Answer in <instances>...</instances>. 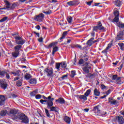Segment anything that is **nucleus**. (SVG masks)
Masks as SVG:
<instances>
[{
    "label": "nucleus",
    "instance_id": "obj_1",
    "mask_svg": "<svg viewBox=\"0 0 124 124\" xmlns=\"http://www.w3.org/2000/svg\"><path fill=\"white\" fill-rule=\"evenodd\" d=\"M16 40V43L17 45L15 46V52L12 53L13 58L16 59L20 55V51H21L22 45L26 43V40L19 35H16L14 37Z\"/></svg>",
    "mask_w": 124,
    "mask_h": 124
},
{
    "label": "nucleus",
    "instance_id": "obj_2",
    "mask_svg": "<svg viewBox=\"0 0 124 124\" xmlns=\"http://www.w3.org/2000/svg\"><path fill=\"white\" fill-rule=\"evenodd\" d=\"M18 111L16 109H11L10 110V116H12V119L14 120H21V123L23 124H29L30 120L28 116L24 113L17 115Z\"/></svg>",
    "mask_w": 124,
    "mask_h": 124
},
{
    "label": "nucleus",
    "instance_id": "obj_3",
    "mask_svg": "<svg viewBox=\"0 0 124 124\" xmlns=\"http://www.w3.org/2000/svg\"><path fill=\"white\" fill-rule=\"evenodd\" d=\"M57 44H58V43L56 42H53L51 43L49 45L45 46V48L46 49H50L53 47L52 53V56H55L56 52H58V51H59V47L57 46Z\"/></svg>",
    "mask_w": 124,
    "mask_h": 124
},
{
    "label": "nucleus",
    "instance_id": "obj_4",
    "mask_svg": "<svg viewBox=\"0 0 124 124\" xmlns=\"http://www.w3.org/2000/svg\"><path fill=\"white\" fill-rule=\"evenodd\" d=\"M98 30L103 32L106 31V28L102 26V23H101V22L100 21H98L97 22V25L93 27V31L97 32Z\"/></svg>",
    "mask_w": 124,
    "mask_h": 124
},
{
    "label": "nucleus",
    "instance_id": "obj_5",
    "mask_svg": "<svg viewBox=\"0 0 124 124\" xmlns=\"http://www.w3.org/2000/svg\"><path fill=\"white\" fill-rule=\"evenodd\" d=\"M44 73L47 77H52L53 75V68L47 67L45 69Z\"/></svg>",
    "mask_w": 124,
    "mask_h": 124
},
{
    "label": "nucleus",
    "instance_id": "obj_6",
    "mask_svg": "<svg viewBox=\"0 0 124 124\" xmlns=\"http://www.w3.org/2000/svg\"><path fill=\"white\" fill-rule=\"evenodd\" d=\"M0 76H1V78H4V77H5L7 80H10L11 79L9 74H8L5 70H0Z\"/></svg>",
    "mask_w": 124,
    "mask_h": 124
},
{
    "label": "nucleus",
    "instance_id": "obj_7",
    "mask_svg": "<svg viewBox=\"0 0 124 124\" xmlns=\"http://www.w3.org/2000/svg\"><path fill=\"white\" fill-rule=\"evenodd\" d=\"M83 66L84 67L82 68V70L84 71V72H86V73H89V72H90V69L92 68L91 64L89 63V62H86L83 65Z\"/></svg>",
    "mask_w": 124,
    "mask_h": 124
},
{
    "label": "nucleus",
    "instance_id": "obj_8",
    "mask_svg": "<svg viewBox=\"0 0 124 124\" xmlns=\"http://www.w3.org/2000/svg\"><path fill=\"white\" fill-rule=\"evenodd\" d=\"M45 17V16L44 15V14H43V13H41L38 15L34 16V19L35 21H36L37 22H42Z\"/></svg>",
    "mask_w": 124,
    "mask_h": 124
},
{
    "label": "nucleus",
    "instance_id": "obj_9",
    "mask_svg": "<svg viewBox=\"0 0 124 124\" xmlns=\"http://www.w3.org/2000/svg\"><path fill=\"white\" fill-rule=\"evenodd\" d=\"M124 39V32L123 31H120L116 38V41H119V40H123Z\"/></svg>",
    "mask_w": 124,
    "mask_h": 124
},
{
    "label": "nucleus",
    "instance_id": "obj_10",
    "mask_svg": "<svg viewBox=\"0 0 124 124\" xmlns=\"http://www.w3.org/2000/svg\"><path fill=\"white\" fill-rule=\"evenodd\" d=\"M7 83L4 81L2 79H0V87L1 88V89H3V90H6V89L7 88Z\"/></svg>",
    "mask_w": 124,
    "mask_h": 124
},
{
    "label": "nucleus",
    "instance_id": "obj_11",
    "mask_svg": "<svg viewBox=\"0 0 124 124\" xmlns=\"http://www.w3.org/2000/svg\"><path fill=\"white\" fill-rule=\"evenodd\" d=\"M108 103L111 104V105H117L119 103V101H117L113 97L108 98Z\"/></svg>",
    "mask_w": 124,
    "mask_h": 124
},
{
    "label": "nucleus",
    "instance_id": "obj_12",
    "mask_svg": "<svg viewBox=\"0 0 124 124\" xmlns=\"http://www.w3.org/2000/svg\"><path fill=\"white\" fill-rule=\"evenodd\" d=\"M67 4L69 6H74L75 5H78L79 2L77 0H73L67 2Z\"/></svg>",
    "mask_w": 124,
    "mask_h": 124
},
{
    "label": "nucleus",
    "instance_id": "obj_13",
    "mask_svg": "<svg viewBox=\"0 0 124 124\" xmlns=\"http://www.w3.org/2000/svg\"><path fill=\"white\" fill-rule=\"evenodd\" d=\"M4 2H5V4L4 5V7H6V9L8 10H10V7L11 6V3L7 0H4Z\"/></svg>",
    "mask_w": 124,
    "mask_h": 124
},
{
    "label": "nucleus",
    "instance_id": "obj_14",
    "mask_svg": "<svg viewBox=\"0 0 124 124\" xmlns=\"http://www.w3.org/2000/svg\"><path fill=\"white\" fill-rule=\"evenodd\" d=\"M55 102H58V103H60V104H64L65 101L63 98L60 97L58 99L55 100Z\"/></svg>",
    "mask_w": 124,
    "mask_h": 124
},
{
    "label": "nucleus",
    "instance_id": "obj_15",
    "mask_svg": "<svg viewBox=\"0 0 124 124\" xmlns=\"http://www.w3.org/2000/svg\"><path fill=\"white\" fill-rule=\"evenodd\" d=\"M5 101V97L3 95H0V105H3Z\"/></svg>",
    "mask_w": 124,
    "mask_h": 124
},
{
    "label": "nucleus",
    "instance_id": "obj_16",
    "mask_svg": "<svg viewBox=\"0 0 124 124\" xmlns=\"http://www.w3.org/2000/svg\"><path fill=\"white\" fill-rule=\"evenodd\" d=\"M93 40H94V38H91L87 42V45H88V46L89 47L92 46V45L93 44Z\"/></svg>",
    "mask_w": 124,
    "mask_h": 124
},
{
    "label": "nucleus",
    "instance_id": "obj_17",
    "mask_svg": "<svg viewBox=\"0 0 124 124\" xmlns=\"http://www.w3.org/2000/svg\"><path fill=\"white\" fill-rule=\"evenodd\" d=\"M51 112H56V113H59V108L58 107H52L49 108Z\"/></svg>",
    "mask_w": 124,
    "mask_h": 124
},
{
    "label": "nucleus",
    "instance_id": "obj_18",
    "mask_svg": "<svg viewBox=\"0 0 124 124\" xmlns=\"http://www.w3.org/2000/svg\"><path fill=\"white\" fill-rule=\"evenodd\" d=\"M46 104L47 105V108H48V109H50L53 107V105H54V103H53V101L47 100Z\"/></svg>",
    "mask_w": 124,
    "mask_h": 124
},
{
    "label": "nucleus",
    "instance_id": "obj_19",
    "mask_svg": "<svg viewBox=\"0 0 124 124\" xmlns=\"http://www.w3.org/2000/svg\"><path fill=\"white\" fill-rule=\"evenodd\" d=\"M29 82L31 85H36V84L37 83V80L35 78H31Z\"/></svg>",
    "mask_w": 124,
    "mask_h": 124
},
{
    "label": "nucleus",
    "instance_id": "obj_20",
    "mask_svg": "<svg viewBox=\"0 0 124 124\" xmlns=\"http://www.w3.org/2000/svg\"><path fill=\"white\" fill-rule=\"evenodd\" d=\"M63 120L64 122H65V123L68 124H70V122H71V119H70V118H69L68 116H65L63 118Z\"/></svg>",
    "mask_w": 124,
    "mask_h": 124
},
{
    "label": "nucleus",
    "instance_id": "obj_21",
    "mask_svg": "<svg viewBox=\"0 0 124 124\" xmlns=\"http://www.w3.org/2000/svg\"><path fill=\"white\" fill-rule=\"evenodd\" d=\"M99 107H100V106H97L94 107L93 111H94V112H95L96 113H98V114H99L100 113V109H99Z\"/></svg>",
    "mask_w": 124,
    "mask_h": 124
},
{
    "label": "nucleus",
    "instance_id": "obj_22",
    "mask_svg": "<svg viewBox=\"0 0 124 124\" xmlns=\"http://www.w3.org/2000/svg\"><path fill=\"white\" fill-rule=\"evenodd\" d=\"M93 94L95 96H99L100 95V92L97 89L95 88L93 91Z\"/></svg>",
    "mask_w": 124,
    "mask_h": 124
},
{
    "label": "nucleus",
    "instance_id": "obj_23",
    "mask_svg": "<svg viewBox=\"0 0 124 124\" xmlns=\"http://www.w3.org/2000/svg\"><path fill=\"white\" fill-rule=\"evenodd\" d=\"M24 78L28 81L31 78V75L29 73H26L24 75Z\"/></svg>",
    "mask_w": 124,
    "mask_h": 124
},
{
    "label": "nucleus",
    "instance_id": "obj_24",
    "mask_svg": "<svg viewBox=\"0 0 124 124\" xmlns=\"http://www.w3.org/2000/svg\"><path fill=\"white\" fill-rule=\"evenodd\" d=\"M16 85L17 87H21L23 85V80L20 79L16 81Z\"/></svg>",
    "mask_w": 124,
    "mask_h": 124
},
{
    "label": "nucleus",
    "instance_id": "obj_25",
    "mask_svg": "<svg viewBox=\"0 0 124 124\" xmlns=\"http://www.w3.org/2000/svg\"><path fill=\"white\" fill-rule=\"evenodd\" d=\"M121 79H122V78L120 77H117L116 79V84L118 85H122V81H121Z\"/></svg>",
    "mask_w": 124,
    "mask_h": 124
},
{
    "label": "nucleus",
    "instance_id": "obj_26",
    "mask_svg": "<svg viewBox=\"0 0 124 124\" xmlns=\"http://www.w3.org/2000/svg\"><path fill=\"white\" fill-rule=\"evenodd\" d=\"M118 44L120 47L121 50L124 51V44L123 43H119Z\"/></svg>",
    "mask_w": 124,
    "mask_h": 124
},
{
    "label": "nucleus",
    "instance_id": "obj_27",
    "mask_svg": "<svg viewBox=\"0 0 124 124\" xmlns=\"http://www.w3.org/2000/svg\"><path fill=\"white\" fill-rule=\"evenodd\" d=\"M87 78H89L90 79H93L95 78V76L93 74H89L86 76Z\"/></svg>",
    "mask_w": 124,
    "mask_h": 124
},
{
    "label": "nucleus",
    "instance_id": "obj_28",
    "mask_svg": "<svg viewBox=\"0 0 124 124\" xmlns=\"http://www.w3.org/2000/svg\"><path fill=\"white\" fill-rule=\"evenodd\" d=\"M79 99H83V100H84V101H86V100H87L88 98H87V96L86 95H81L79 96Z\"/></svg>",
    "mask_w": 124,
    "mask_h": 124
},
{
    "label": "nucleus",
    "instance_id": "obj_29",
    "mask_svg": "<svg viewBox=\"0 0 124 124\" xmlns=\"http://www.w3.org/2000/svg\"><path fill=\"white\" fill-rule=\"evenodd\" d=\"M66 34H67V31H64L63 32L62 34V37L60 38V40L62 41V39L65 38V36H66Z\"/></svg>",
    "mask_w": 124,
    "mask_h": 124
},
{
    "label": "nucleus",
    "instance_id": "obj_30",
    "mask_svg": "<svg viewBox=\"0 0 124 124\" xmlns=\"http://www.w3.org/2000/svg\"><path fill=\"white\" fill-rule=\"evenodd\" d=\"M6 114H7V110H3L2 111H1L0 113V116H5V115H6Z\"/></svg>",
    "mask_w": 124,
    "mask_h": 124
},
{
    "label": "nucleus",
    "instance_id": "obj_31",
    "mask_svg": "<svg viewBox=\"0 0 124 124\" xmlns=\"http://www.w3.org/2000/svg\"><path fill=\"white\" fill-rule=\"evenodd\" d=\"M60 64L61 65V67H62V68H65L66 67V62H62L60 63Z\"/></svg>",
    "mask_w": 124,
    "mask_h": 124
},
{
    "label": "nucleus",
    "instance_id": "obj_32",
    "mask_svg": "<svg viewBox=\"0 0 124 124\" xmlns=\"http://www.w3.org/2000/svg\"><path fill=\"white\" fill-rule=\"evenodd\" d=\"M45 111L47 117L51 118V115H50V113H49V110H48L47 108H45Z\"/></svg>",
    "mask_w": 124,
    "mask_h": 124
},
{
    "label": "nucleus",
    "instance_id": "obj_33",
    "mask_svg": "<svg viewBox=\"0 0 124 124\" xmlns=\"http://www.w3.org/2000/svg\"><path fill=\"white\" fill-rule=\"evenodd\" d=\"M17 6V5H16L15 3L11 4V7L10 9V10H13V9H15V8Z\"/></svg>",
    "mask_w": 124,
    "mask_h": 124
},
{
    "label": "nucleus",
    "instance_id": "obj_34",
    "mask_svg": "<svg viewBox=\"0 0 124 124\" xmlns=\"http://www.w3.org/2000/svg\"><path fill=\"white\" fill-rule=\"evenodd\" d=\"M72 19L73 18L71 16H68L67 17V20L69 24H71V23L72 22Z\"/></svg>",
    "mask_w": 124,
    "mask_h": 124
},
{
    "label": "nucleus",
    "instance_id": "obj_35",
    "mask_svg": "<svg viewBox=\"0 0 124 124\" xmlns=\"http://www.w3.org/2000/svg\"><path fill=\"white\" fill-rule=\"evenodd\" d=\"M47 100H43V99H41L40 100V103H41V104H44V105H45V104H47Z\"/></svg>",
    "mask_w": 124,
    "mask_h": 124
},
{
    "label": "nucleus",
    "instance_id": "obj_36",
    "mask_svg": "<svg viewBox=\"0 0 124 124\" xmlns=\"http://www.w3.org/2000/svg\"><path fill=\"white\" fill-rule=\"evenodd\" d=\"M91 92H92L91 89H89L87 90L86 93H84V95L86 96H89V95L90 94V93H91Z\"/></svg>",
    "mask_w": 124,
    "mask_h": 124
},
{
    "label": "nucleus",
    "instance_id": "obj_37",
    "mask_svg": "<svg viewBox=\"0 0 124 124\" xmlns=\"http://www.w3.org/2000/svg\"><path fill=\"white\" fill-rule=\"evenodd\" d=\"M37 93V91H34L31 93L30 95L31 96H35V95Z\"/></svg>",
    "mask_w": 124,
    "mask_h": 124
},
{
    "label": "nucleus",
    "instance_id": "obj_38",
    "mask_svg": "<svg viewBox=\"0 0 124 124\" xmlns=\"http://www.w3.org/2000/svg\"><path fill=\"white\" fill-rule=\"evenodd\" d=\"M61 63H56V69L58 70H60V67H61Z\"/></svg>",
    "mask_w": 124,
    "mask_h": 124
},
{
    "label": "nucleus",
    "instance_id": "obj_39",
    "mask_svg": "<svg viewBox=\"0 0 124 124\" xmlns=\"http://www.w3.org/2000/svg\"><path fill=\"white\" fill-rule=\"evenodd\" d=\"M114 15L115 17H119V16H120V13H119V11H115L114 12Z\"/></svg>",
    "mask_w": 124,
    "mask_h": 124
},
{
    "label": "nucleus",
    "instance_id": "obj_40",
    "mask_svg": "<svg viewBox=\"0 0 124 124\" xmlns=\"http://www.w3.org/2000/svg\"><path fill=\"white\" fill-rule=\"evenodd\" d=\"M8 18V17L7 16L3 17L2 19H1L0 20V23H2V22H4V21H6L7 20Z\"/></svg>",
    "mask_w": 124,
    "mask_h": 124
},
{
    "label": "nucleus",
    "instance_id": "obj_41",
    "mask_svg": "<svg viewBox=\"0 0 124 124\" xmlns=\"http://www.w3.org/2000/svg\"><path fill=\"white\" fill-rule=\"evenodd\" d=\"M43 13H44L46 15H50V14H52V11L49 10L46 12H43Z\"/></svg>",
    "mask_w": 124,
    "mask_h": 124
},
{
    "label": "nucleus",
    "instance_id": "obj_42",
    "mask_svg": "<svg viewBox=\"0 0 124 124\" xmlns=\"http://www.w3.org/2000/svg\"><path fill=\"white\" fill-rule=\"evenodd\" d=\"M77 47L79 48V49H80V50H84V49H85V48H86L85 46L82 48V46H81V45H78V44H77Z\"/></svg>",
    "mask_w": 124,
    "mask_h": 124
},
{
    "label": "nucleus",
    "instance_id": "obj_43",
    "mask_svg": "<svg viewBox=\"0 0 124 124\" xmlns=\"http://www.w3.org/2000/svg\"><path fill=\"white\" fill-rule=\"evenodd\" d=\"M119 16H115L113 19V22H115V23H118L119 22Z\"/></svg>",
    "mask_w": 124,
    "mask_h": 124
},
{
    "label": "nucleus",
    "instance_id": "obj_44",
    "mask_svg": "<svg viewBox=\"0 0 124 124\" xmlns=\"http://www.w3.org/2000/svg\"><path fill=\"white\" fill-rule=\"evenodd\" d=\"M93 0H92L91 1L87 2L86 4H87V5H89V6H91V5H92V3H93Z\"/></svg>",
    "mask_w": 124,
    "mask_h": 124
},
{
    "label": "nucleus",
    "instance_id": "obj_45",
    "mask_svg": "<svg viewBox=\"0 0 124 124\" xmlns=\"http://www.w3.org/2000/svg\"><path fill=\"white\" fill-rule=\"evenodd\" d=\"M79 64H83L84 63V59H80L78 61Z\"/></svg>",
    "mask_w": 124,
    "mask_h": 124
},
{
    "label": "nucleus",
    "instance_id": "obj_46",
    "mask_svg": "<svg viewBox=\"0 0 124 124\" xmlns=\"http://www.w3.org/2000/svg\"><path fill=\"white\" fill-rule=\"evenodd\" d=\"M108 50V49H107V48H106L105 50L102 51V53H103V54H105V55L106 56V55H107V52H108L107 51Z\"/></svg>",
    "mask_w": 124,
    "mask_h": 124
},
{
    "label": "nucleus",
    "instance_id": "obj_47",
    "mask_svg": "<svg viewBox=\"0 0 124 124\" xmlns=\"http://www.w3.org/2000/svg\"><path fill=\"white\" fill-rule=\"evenodd\" d=\"M99 114L100 115H102V116H103L106 115V114H107V112H106V111H100Z\"/></svg>",
    "mask_w": 124,
    "mask_h": 124
},
{
    "label": "nucleus",
    "instance_id": "obj_48",
    "mask_svg": "<svg viewBox=\"0 0 124 124\" xmlns=\"http://www.w3.org/2000/svg\"><path fill=\"white\" fill-rule=\"evenodd\" d=\"M72 75H71V77L73 78L75 76V71H71Z\"/></svg>",
    "mask_w": 124,
    "mask_h": 124
},
{
    "label": "nucleus",
    "instance_id": "obj_49",
    "mask_svg": "<svg viewBox=\"0 0 124 124\" xmlns=\"http://www.w3.org/2000/svg\"><path fill=\"white\" fill-rule=\"evenodd\" d=\"M36 99H40L41 98V95L37 94L35 96Z\"/></svg>",
    "mask_w": 124,
    "mask_h": 124
},
{
    "label": "nucleus",
    "instance_id": "obj_50",
    "mask_svg": "<svg viewBox=\"0 0 124 124\" xmlns=\"http://www.w3.org/2000/svg\"><path fill=\"white\" fill-rule=\"evenodd\" d=\"M20 73H21V71L17 70L16 72V76H20Z\"/></svg>",
    "mask_w": 124,
    "mask_h": 124
},
{
    "label": "nucleus",
    "instance_id": "obj_51",
    "mask_svg": "<svg viewBox=\"0 0 124 124\" xmlns=\"http://www.w3.org/2000/svg\"><path fill=\"white\" fill-rule=\"evenodd\" d=\"M119 28H124V23H119L118 24Z\"/></svg>",
    "mask_w": 124,
    "mask_h": 124
},
{
    "label": "nucleus",
    "instance_id": "obj_52",
    "mask_svg": "<svg viewBox=\"0 0 124 124\" xmlns=\"http://www.w3.org/2000/svg\"><path fill=\"white\" fill-rule=\"evenodd\" d=\"M112 47V44H108V46L106 47V49L109 50L110 48Z\"/></svg>",
    "mask_w": 124,
    "mask_h": 124
},
{
    "label": "nucleus",
    "instance_id": "obj_53",
    "mask_svg": "<svg viewBox=\"0 0 124 124\" xmlns=\"http://www.w3.org/2000/svg\"><path fill=\"white\" fill-rule=\"evenodd\" d=\"M118 76L117 75H114L112 76V80H116Z\"/></svg>",
    "mask_w": 124,
    "mask_h": 124
},
{
    "label": "nucleus",
    "instance_id": "obj_54",
    "mask_svg": "<svg viewBox=\"0 0 124 124\" xmlns=\"http://www.w3.org/2000/svg\"><path fill=\"white\" fill-rule=\"evenodd\" d=\"M101 88L102 90H105L106 89V86H105V85L102 84L101 85Z\"/></svg>",
    "mask_w": 124,
    "mask_h": 124
},
{
    "label": "nucleus",
    "instance_id": "obj_55",
    "mask_svg": "<svg viewBox=\"0 0 124 124\" xmlns=\"http://www.w3.org/2000/svg\"><path fill=\"white\" fill-rule=\"evenodd\" d=\"M67 77V75H65L62 76L61 78L62 80H64V79H65V78H66Z\"/></svg>",
    "mask_w": 124,
    "mask_h": 124
},
{
    "label": "nucleus",
    "instance_id": "obj_56",
    "mask_svg": "<svg viewBox=\"0 0 124 124\" xmlns=\"http://www.w3.org/2000/svg\"><path fill=\"white\" fill-rule=\"evenodd\" d=\"M35 28L38 31H39V30H40V26L39 25L36 26Z\"/></svg>",
    "mask_w": 124,
    "mask_h": 124
},
{
    "label": "nucleus",
    "instance_id": "obj_57",
    "mask_svg": "<svg viewBox=\"0 0 124 124\" xmlns=\"http://www.w3.org/2000/svg\"><path fill=\"white\" fill-rule=\"evenodd\" d=\"M33 34H36V35H37V37H39V35H40L39 33H37L36 32L34 31Z\"/></svg>",
    "mask_w": 124,
    "mask_h": 124
},
{
    "label": "nucleus",
    "instance_id": "obj_58",
    "mask_svg": "<svg viewBox=\"0 0 124 124\" xmlns=\"http://www.w3.org/2000/svg\"><path fill=\"white\" fill-rule=\"evenodd\" d=\"M95 34V33H94V31H92L91 32V35L92 36H93V37H94V35Z\"/></svg>",
    "mask_w": 124,
    "mask_h": 124
},
{
    "label": "nucleus",
    "instance_id": "obj_59",
    "mask_svg": "<svg viewBox=\"0 0 124 124\" xmlns=\"http://www.w3.org/2000/svg\"><path fill=\"white\" fill-rule=\"evenodd\" d=\"M77 47V45H72L71 46V47L72 48H76Z\"/></svg>",
    "mask_w": 124,
    "mask_h": 124
},
{
    "label": "nucleus",
    "instance_id": "obj_60",
    "mask_svg": "<svg viewBox=\"0 0 124 124\" xmlns=\"http://www.w3.org/2000/svg\"><path fill=\"white\" fill-rule=\"evenodd\" d=\"M38 41H39V42H42L43 41V39H42V38H40L38 39Z\"/></svg>",
    "mask_w": 124,
    "mask_h": 124
},
{
    "label": "nucleus",
    "instance_id": "obj_61",
    "mask_svg": "<svg viewBox=\"0 0 124 124\" xmlns=\"http://www.w3.org/2000/svg\"><path fill=\"white\" fill-rule=\"evenodd\" d=\"M17 80H19V78L18 77L14 78V81H17Z\"/></svg>",
    "mask_w": 124,
    "mask_h": 124
},
{
    "label": "nucleus",
    "instance_id": "obj_62",
    "mask_svg": "<svg viewBox=\"0 0 124 124\" xmlns=\"http://www.w3.org/2000/svg\"><path fill=\"white\" fill-rule=\"evenodd\" d=\"M100 4V3H94V6H98Z\"/></svg>",
    "mask_w": 124,
    "mask_h": 124
},
{
    "label": "nucleus",
    "instance_id": "obj_63",
    "mask_svg": "<svg viewBox=\"0 0 124 124\" xmlns=\"http://www.w3.org/2000/svg\"><path fill=\"white\" fill-rule=\"evenodd\" d=\"M106 96H107L106 95H104L103 96L100 97V98H101V99H103V98H105V97H106Z\"/></svg>",
    "mask_w": 124,
    "mask_h": 124
},
{
    "label": "nucleus",
    "instance_id": "obj_64",
    "mask_svg": "<svg viewBox=\"0 0 124 124\" xmlns=\"http://www.w3.org/2000/svg\"><path fill=\"white\" fill-rule=\"evenodd\" d=\"M89 110H90L89 108H85L84 110L85 112H89Z\"/></svg>",
    "mask_w": 124,
    "mask_h": 124
}]
</instances>
